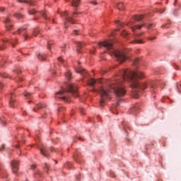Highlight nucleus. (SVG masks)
Instances as JSON below:
<instances>
[{
	"label": "nucleus",
	"instance_id": "obj_52",
	"mask_svg": "<svg viewBox=\"0 0 181 181\" xmlns=\"http://www.w3.org/2000/svg\"><path fill=\"white\" fill-rule=\"evenodd\" d=\"M81 112L82 114H84V109H81Z\"/></svg>",
	"mask_w": 181,
	"mask_h": 181
},
{
	"label": "nucleus",
	"instance_id": "obj_26",
	"mask_svg": "<svg viewBox=\"0 0 181 181\" xmlns=\"http://www.w3.org/2000/svg\"><path fill=\"white\" fill-rule=\"evenodd\" d=\"M38 33H40L39 30L37 28H35L33 33V36L36 37L37 36Z\"/></svg>",
	"mask_w": 181,
	"mask_h": 181
},
{
	"label": "nucleus",
	"instance_id": "obj_38",
	"mask_svg": "<svg viewBox=\"0 0 181 181\" xmlns=\"http://www.w3.org/2000/svg\"><path fill=\"white\" fill-rule=\"evenodd\" d=\"M161 28H162L163 29H165V28H169V27H168V24H165V25H163L161 26Z\"/></svg>",
	"mask_w": 181,
	"mask_h": 181
},
{
	"label": "nucleus",
	"instance_id": "obj_3",
	"mask_svg": "<svg viewBox=\"0 0 181 181\" xmlns=\"http://www.w3.org/2000/svg\"><path fill=\"white\" fill-rule=\"evenodd\" d=\"M99 46H103L104 47H106L107 50H111L113 56L115 57L117 62H119V63H123V62H125V60H127V57L125 56L124 53H123L121 51L114 50V47H112V43L109 42L108 41H104V42H100Z\"/></svg>",
	"mask_w": 181,
	"mask_h": 181
},
{
	"label": "nucleus",
	"instance_id": "obj_14",
	"mask_svg": "<svg viewBox=\"0 0 181 181\" xmlns=\"http://www.w3.org/2000/svg\"><path fill=\"white\" fill-rule=\"evenodd\" d=\"M74 159L76 160V162H77L78 163H80L81 160V156H80V154H78V153H75L74 154Z\"/></svg>",
	"mask_w": 181,
	"mask_h": 181
},
{
	"label": "nucleus",
	"instance_id": "obj_50",
	"mask_svg": "<svg viewBox=\"0 0 181 181\" xmlns=\"http://www.w3.org/2000/svg\"><path fill=\"white\" fill-rule=\"evenodd\" d=\"M37 175H38V176H42V173H40V172H38V173H37Z\"/></svg>",
	"mask_w": 181,
	"mask_h": 181
},
{
	"label": "nucleus",
	"instance_id": "obj_53",
	"mask_svg": "<svg viewBox=\"0 0 181 181\" xmlns=\"http://www.w3.org/2000/svg\"><path fill=\"white\" fill-rule=\"evenodd\" d=\"M141 35H142V34H137L136 35L137 37H139V36H141Z\"/></svg>",
	"mask_w": 181,
	"mask_h": 181
},
{
	"label": "nucleus",
	"instance_id": "obj_19",
	"mask_svg": "<svg viewBox=\"0 0 181 181\" xmlns=\"http://www.w3.org/2000/svg\"><path fill=\"white\" fill-rule=\"evenodd\" d=\"M81 0H73L71 4H72V6H74V8H77V6H78L80 5V1Z\"/></svg>",
	"mask_w": 181,
	"mask_h": 181
},
{
	"label": "nucleus",
	"instance_id": "obj_55",
	"mask_svg": "<svg viewBox=\"0 0 181 181\" xmlns=\"http://www.w3.org/2000/svg\"><path fill=\"white\" fill-rule=\"evenodd\" d=\"M30 103H32V101L29 100V101H28V103L30 104Z\"/></svg>",
	"mask_w": 181,
	"mask_h": 181
},
{
	"label": "nucleus",
	"instance_id": "obj_47",
	"mask_svg": "<svg viewBox=\"0 0 181 181\" xmlns=\"http://www.w3.org/2000/svg\"><path fill=\"white\" fill-rule=\"evenodd\" d=\"M139 96V95L136 93L134 97V98H138Z\"/></svg>",
	"mask_w": 181,
	"mask_h": 181
},
{
	"label": "nucleus",
	"instance_id": "obj_48",
	"mask_svg": "<svg viewBox=\"0 0 181 181\" xmlns=\"http://www.w3.org/2000/svg\"><path fill=\"white\" fill-rule=\"evenodd\" d=\"M31 168H32L33 169H35V168H36V165H31Z\"/></svg>",
	"mask_w": 181,
	"mask_h": 181
},
{
	"label": "nucleus",
	"instance_id": "obj_51",
	"mask_svg": "<svg viewBox=\"0 0 181 181\" xmlns=\"http://www.w3.org/2000/svg\"><path fill=\"white\" fill-rule=\"evenodd\" d=\"M4 87V85L2 83H0V88H2Z\"/></svg>",
	"mask_w": 181,
	"mask_h": 181
},
{
	"label": "nucleus",
	"instance_id": "obj_45",
	"mask_svg": "<svg viewBox=\"0 0 181 181\" xmlns=\"http://www.w3.org/2000/svg\"><path fill=\"white\" fill-rule=\"evenodd\" d=\"M78 31H77V30L74 31V35H78Z\"/></svg>",
	"mask_w": 181,
	"mask_h": 181
},
{
	"label": "nucleus",
	"instance_id": "obj_46",
	"mask_svg": "<svg viewBox=\"0 0 181 181\" xmlns=\"http://www.w3.org/2000/svg\"><path fill=\"white\" fill-rule=\"evenodd\" d=\"M51 45H52V42H48V45H47L48 49H50Z\"/></svg>",
	"mask_w": 181,
	"mask_h": 181
},
{
	"label": "nucleus",
	"instance_id": "obj_29",
	"mask_svg": "<svg viewBox=\"0 0 181 181\" xmlns=\"http://www.w3.org/2000/svg\"><path fill=\"white\" fill-rule=\"evenodd\" d=\"M24 95L26 97V98H30L32 97V93H28V92H25L24 93Z\"/></svg>",
	"mask_w": 181,
	"mask_h": 181
},
{
	"label": "nucleus",
	"instance_id": "obj_34",
	"mask_svg": "<svg viewBox=\"0 0 181 181\" xmlns=\"http://www.w3.org/2000/svg\"><path fill=\"white\" fill-rule=\"evenodd\" d=\"M138 63H139V59H136L134 61V65H136V64H138Z\"/></svg>",
	"mask_w": 181,
	"mask_h": 181
},
{
	"label": "nucleus",
	"instance_id": "obj_59",
	"mask_svg": "<svg viewBox=\"0 0 181 181\" xmlns=\"http://www.w3.org/2000/svg\"><path fill=\"white\" fill-rule=\"evenodd\" d=\"M79 139H81V138H79Z\"/></svg>",
	"mask_w": 181,
	"mask_h": 181
},
{
	"label": "nucleus",
	"instance_id": "obj_15",
	"mask_svg": "<svg viewBox=\"0 0 181 181\" xmlns=\"http://www.w3.org/2000/svg\"><path fill=\"white\" fill-rule=\"evenodd\" d=\"M0 177H6V174L4 171V165L0 163Z\"/></svg>",
	"mask_w": 181,
	"mask_h": 181
},
{
	"label": "nucleus",
	"instance_id": "obj_10",
	"mask_svg": "<svg viewBox=\"0 0 181 181\" xmlns=\"http://www.w3.org/2000/svg\"><path fill=\"white\" fill-rule=\"evenodd\" d=\"M76 45L77 47V52L78 53H81V49H83V46H86V44L84 42H76Z\"/></svg>",
	"mask_w": 181,
	"mask_h": 181
},
{
	"label": "nucleus",
	"instance_id": "obj_9",
	"mask_svg": "<svg viewBox=\"0 0 181 181\" xmlns=\"http://www.w3.org/2000/svg\"><path fill=\"white\" fill-rule=\"evenodd\" d=\"M26 28L25 27H22L21 28H19L18 30H17V33L18 35H22V33H23V36L25 37V40H28V39H29V35H28V34H25L26 33Z\"/></svg>",
	"mask_w": 181,
	"mask_h": 181
},
{
	"label": "nucleus",
	"instance_id": "obj_16",
	"mask_svg": "<svg viewBox=\"0 0 181 181\" xmlns=\"http://www.w3.org/2000/svg\"><path fill=\"white\" fill-rule=\"evenodd\" d=\"M144 18H145V16H144V15H136L134 16V21H136V22H139L140 21H142L144 19Z\"/></svg>",
	"mask_w": 181,
	"mask_h": 181
},
{
	"label": "nucleus",
	"instance_id": "obj_57",
	"mask_svg": "<svg viewBox=\"0 0 181 181\" xmlns=\"http://www.w3.org/2000/svg\"><path fill=\"white\" fill-rule=\"evenodd\" d=\"M117 105H119V103H117Z\"/></svg>",
	"mask_w": 181,
	"mask_h": 181
},
{
	"label": "nucleus",
	"instance_id": "obj_23",
	"mask_svg": "<svg viewBox=\"0 0 181 181\" xmlns=\"http://www.w3.org/2000/svg\"><path fill=\"white\" fill-rule=\"evenodd\" d=\"M117 9H119V11H124V4L122 3L117 4Z\"/></svg>",
	"mask_w": 181,
	"mask_h": 181
},
{
	"label": "nucleus",
	"instance_id": "obj_24",
	"mask_svg": "<svg viewBox=\"0 0 181 181\" xmlns=\"http://www.w3.org/2000/svg\"><path fill=\"white\" fill-rule=\"evenodd\" d=\"M6 42L12 45L13 47H15V43H16V40H7Z\"/></svg>",
	"mask_w": 181,
	"mask_h": 181
},
{
	"label": "nucleus",
	"instance_id": "obj_17",
	"mask_svg": "<svg viewBox=\"0 0 181 181\" xmlns=\"http://www.w3.org/2000/svg\"><path fill=\"white\" fill-rule=\"evenodd\" d=\"M76 73H78L79 74L83 76V74H87V71H86V69L83 68H78V69H76Z\"/></svg>",
	"mask_w": 181,
	"mask_h": 181
},
{
	"label": "nucleus",
	"instance_id": "obj_8",
	"mask_svg": "<svg viewBox=\"0 0 181 181\" xmlns=\"http://www.w3.org/2000/svg\"><path fill=\"white\" fill-rule=\"evenodd\" d=\"M101 83H103V81L101 79L95 80L94 78H90L88 80V85L91 86L92 87H95L97 84H100Z\"/></svg>",
	"mask_w": 181,
	"mask_h": 181
},
{
	"label": "nucleus",
	"instance_id": "obj_5",
	"mask_svg": "<svg viewBox=\"0 0 181 181\" xmlns=\"http://www.w3.org/2000/svg\"><path fill=\"white\" fill-rule=\"evenodd\" d=\"M62 16L65 18L64 26L66 28H69V25H67L68 23H71L72 25L74 23V21H73V18L69 17L67 12H64L62 14Z\"/></svg>",
	"mask_w": 181,
	"mask_h": 181
},
{
	"label": "nucleus",
	"instance_id": "obj_54",
	"mask_svg": "<svg viewBox=\"0 0 181 181\" xmlns=\"http://www.w3.org/2000/svg\"><path fill=\"white\" fill-rule=\"evenodd\" d=\"M51 151H54V148H51Z\"/></svg>",
	"mask_w": 181,
	"mask_h": 181
},
{
	"label": "nucleus",
	"instance_id": "obj_58",
	"mask_svg": "<svg viewBox=\"0 0 181 181\" xmlns=\"http://www.w3.org/2000/svg\"><path fill=\"white\" fill-rule=\"evenodd\" d=\"M18 74L21 73V72H17Z\"/></svg>",
	"mask_w": 181,
	"mask_h": 181
},
{
	"label": "nucleus",
	"instance_id": "obj_18",
	"mask_svg": "<svg viewBox=\"0 0 181 181\" xmlns=\"http://www.w3.org/2000/svg\"><path fill=\"white\" fill-rule=\"evenodd\" d=\"M144 26H145V24L136 25H134V27H132V29L133 31L136 30V29H139V30H141V29H142V28H144Z\"/></svg>",
	"mask_w": 181,
	"mask_h": 181
},
{
	"label": "nucleus",
	"instance_id": "obj_28",
	"mask_svg": "<svg viewBox=\"0 0 181 181\" xmlns=\"http://www.w3.org/2000/svg\"><path fill=\"white\" fill-rule=\"evenodd\" d=\"M41 15L45 18V19H46V21H47V19H49V17L47 16V15H46V12L41 11Z\"/></svg>",
	"mask_w": 181,
	"mask_h": 181
},
{
	"label": "nucleus",
	"instance_id": "obj_36",
	"mask_svg": "<svg viewBox=\"0 0 181 181\" xmlns=\"http://www.w3.org/2000/svg\"><path fill=\"white\" fill-rule=\"evenodd\" d=\"M148 39V40H155V39H156V37H150Z\"/></svg>",
	"mask_w": 181,
	"mask_h": 181
},
{
	"label": "nucleus",
	"instance_id": "obj_33",
	"mask_svg": "<svg viewBox=\"0 0 181 181\" xmlns=\"http://www.w3.org/2000/svg\"><path fill=\"white\" fill-rule=\"evenodd\" d=\"M157 11L158 13H163V12H165V9L158 8Z\"/></svg>",
	"mask_w": 181,
	"mask_h": 181
},
{
	"label": "nucleus",
	"instance_id": "obj_39",
	"mask_svg": "<svg viewBox=\"0 0 181 181\" xmlns=\"http://www.w3.org/2000/svg\"><path fill=\"white\" fill-rule=\"evenodd\" d=\"M66 165H67L68 168H71V166H72L71 163H69V162L67 163Z\"/></svg>",
	"mask_w": 181,
	"mask_h": 181
},
{
	"label": "nucleus",
	"instance_id": "obj_25",
	"mask_svg": "<svg viewBox=\"0 0 181 181\" xmlns=\"http://www.w3.org/2000/svg\"><path fill=\"white\" fill-rule=\"evenodd\" d=\"M65 77L67 78V80H70V78H71V73L69 71H66L65 74Z\"/></svg>",
	"mask_w": 181,
	"mask_h": 181
},
{
	"label": "nucleus",
	"instance_id": "obj_43",
	"mask_svg": "<svg viewBox=\"0 0 181 181\" xmlns=\"http://www.w3.org/2000/svg\"><path fill=\"white\" fill-rule=\"evenodd\" d=\"M4 148H5V145H2V147L0 148V152H2V151H4Z\"/></svg>",
	"mask_w": 181,
	"mask_h": 181
},
{
	"label": "nucleus",
	"instance_id": "obj_13",
	"mask_svg": "<svg viewBox=\"0 0 181 181\" xmlns=\"http://www.w3.org/2000/svg\"><path fill=\"white\" fill-rule=\"evenodd\" d=\"M46 107V105L45 103H37L36 104V107L33 109V111L35 112H37V110H39L40 108H45Z\"/></svg>",
	"mask_w": 181,
	"mask_h": 181
},
{
	"label": "nucleus",
	"instance_id": "obj_31",
	"mask_svg": "<svg viewBox=\"0 0 181 181\" xmlns=\"http://www.w3.org/2000/svg\"><path fill=\"white\" fill-rule=\"evenodd\" d=\"M28 13L29 15H35V13H36V10H29Z\"/></svg>",
	"mask_w": 181,
	"mask_h": 181
},
{
	"label": "nucleus",
	"instance_id": "obj_12",
	"mask_svg": "<svg viewBox=\"0 0 181 181\" xmlns=\"http://www.w3.org/2000/svg\"><path fill=\"white\" fill-rule=\"evenodd\" d=\"M40 152L43 156L47 158V155H49V148H47V147H42L40 148Z\"/></svg>",
	"mask_w": 181,
	"mask_h": 181
},
{
	"label": "nucleus",
	"instance_id": "obj_2",
	"mask_svg": "<svg viewBox=\"0 0 181 181\" xmlns=\"http://www.w3.org/2000/svg\"><path fill=\"white\" fill-rule=\"evenodd\" d=\"M78 87L77 84L71 83L69 84L66 86V88H63L62 90H59L56 94L57 95H62L63 97L59 98L60 100L64 101H69V95H73L75 98L78 97Z\"/></svg>",
	"mask_w": 181,
	"mask_h": 181
},
{
	"label": "nucleus",
	"instance_id": "obj_7",
	"mask_svg": "<svg viewBox=\"0 0 181 181\" xmlns=\"http://www.w3.org/2000/svg\"><path fill=\"white\" fill-rule=\"evenodd\" d=\"M6 98L9 100V106L13 107V104H15V94L13 93H10L6 95Z\"/></svg>",
	"mask_w": 181,
	"mask_h": 181
},
{
	"label": "nucleus",
	"instance_id": "obj_56",
	"mask_svg": "<svg viewBox=\"0 0 181 181\" xmlns=\"http://www.w3.org/2000/svg\"><path fill=\"white\" fill-rule=\"evenodd\" d=\"M52 23H54V20H52Z\"/></svg>",
	"mask_w": 181,
	"mask_h": 181
},
{
	"label": "nucleus",
	"instance_id": "obj_20",
	"mask_svg": "<svg viewBox=\"0 0 181 181\" xmlns=\"http://www.w3.org/2000/svg\"><path fill=\"white\" fill-rule=\"evenodd\" d=\"M50 169V167L49 166V164L45 163V165L43 166V170L44 172H46L47 175H49V170Z\"/></svg>",
	"mask_w": 181,
	"mask_h": 181
},
{
	"label": "nucleus",
	"instance_id": "obj_21",
	"mask_svg": "<svg viewBox=\"0 0 181 181\" xmlns=\"http://www.w3.org/2000/svg\"><path fill=\"white\" fill-rule=\"evenodd\" d=\"M18 2L24 3V4H29L31 6H33V2L29 0H17Z\"/></svg>",
	"mask_w": 181,
	"mask_h": 181
},
{
	"label": "nucleus",
	"instance_id": "obj_40",
	"mask_svg": "<svg viewBox=\"0 0 181 181\" xmlns=\"http://www.w3.org/2000/svg\"><path fill=\"white\" fill-rule=\"evenodd\" d=\"M123 36H128V33L127 32V31H124V33H123Z\"/></svg>",
	"mask_w": 181,
	"mask_h": 181
},
{
	"label": "nucleus",
	"instance_id": "obj_44",
	"mask_svg": "<svg viewBox=\"0 0 181 181\" xmlns=\"http://www.w3.org/2000/svg\"><path fill=\"white\" fill-rule=\"evenodd\" d=\"M90 4H92L93 5H98V3H97L96 1H91Z\"/></svg>",
	"mask_w": 181,
	"mask_h": 181
},
{
	"label": "nucleus",
	"instance_id": "obj_30",
	"mask_svg": "<svg viewBox=\"0 0 181 181\" xmlns=\"http://www.w3.org/2000/svg\"><path fill=\"white\" fill-rule=\"evenodd\" d=\"M132 43H138V44H142L144 42L141 40H135L132 42Z\"/></svg>",
	"mask_w": 181,
	"mask_h": 181
},
{
	"label": "nucleus",
	"instance_id": "obj_37",
	"mask_svg": "<svg viewBox=\"0 0 181 181\" xmlns=\"http://www.w3.org/2000/svg\"><path fill=\"white\" fill-rule=\"evenodd\" d=\"M4 49H5V44H4L0 47V50H4Z\"/></svg>",
	"mask_w": 181,
	"mask_h": 181
},
{
	"label": "nucleus",
	"instance_id": "obj_4",
	"mask_svg": "<svg viewBox=\"0 0 181 181\" xmlns=\"http://www.w3.org/2000/svg\"><path fill=\"white\" fill-rule=\"evenodd\" d=\"M11 166L12 172L14 173H18V170H19V160H13L11 162Z\"/></svg>",
	"mask_w": 181,
	"mask_h": 181
},
{
	"label": "nucleus",
	"instance_id": "obj_42",
	"mask_svg": "<svg viewBox=\"0 0 181 181\" xmlns=\"http://www.w3.org/2000/svg\"><path fill=\"white\" fill-rule=\"evenodd\" d=\"M4 11H5V8L4 7H0V12H4Z\"/></svg>",
	"mask_w": 181,
	"mask_h": 181
},
{
	"label": "nucleus",
	"instance_id": "obj_32",
	"mask_svg": "<svg viewBox=\"0 0 181 181\" xmlns=\"http://www.w3.org/2000/svg\"><path fill=\"white\" fill-rule=\"evenodd\" d=\"M79 13H74L72 18H78Z\"/></svg>",
	"mask_w": 181,
	"mask_h": 181
},
{
	"label": "nucleus",
	"instance_id": "obj_49",
	"mask_svg": "<svg viewBox=\"0 0 181 181\" xmlns=\"http://www.w3.org/2000/svg\"><path fill=\"white\" fill-rule=\"evenodd\" d=\"M58 60H59V62H63V60L60 57L58 58Z\"/></svg>",
	"mask_w": 181,
	"mask_h": 181
},
{
	"label": "nucleus",
	"instance_id": "obj_35",
	"mask_svg": "<svg viewBox=\"0 0 181 181\" xmlns=\"http://www.w3.org/2000/svg\"><path fill=\"white\" fill-rule=\"evenodd\" d=\"M152 27H155V24H149L148 26V29H151Z\"/></svg>",
	"mask_w": 181,
	"mask_h": 181
},
{
	"label": "nucleus",
	"instance_id": "obj_22",
	"mask_svg": "<svg viewBox=\"0 0 181 181\" xmlns=\"http://www.w3.org/2000/svg\"><path fill=\"white\" fill-rule=\"evenodd\" d=\"M37 57L41 62H45V60H46V55H45V54H40Z\"/></svg>",
	"mask_w": 181,
	"mask_h": 181
},
{
	"label": "nucleus",
	"instance_id": "obj_6",
	"mask_svg": "<svg viewBox=\"0 0 181 181\" xmlns=\"http://www.w3.org/2000/svg\"><path fill=\"white\" fill-rule=\"evenodd\" d=\"M4 23L6 25V28L7 30H11L12 28H13V23L9 18H7L4 21Z\"/></svg>",
	"mask_w": 181,
	"mask_h": 181
},
{
	"label": "nucleus",
	"instance_id": "obj_1",
	"mask_svg": "<svg viewBox=\"0 0 181 181\" xmlns=\"http://www.w3.org/2000/svg\"><path fill=\"white\" fill-rule=\"evenodd\" d=\"M118 76H121L122 80L117 79L116 81H112L106 88H100V93L101 99L100 104L102 107H104L106 100L110 98L111 93H114L117 98L125 95L127 90H125V88H124V81H129L131 83L132 88H135L136 90H138V88L145 90L146 87H150V91H153V93H155V90L156 89L155 82L148 81L144 83H141V82L138 81V78L141 79L145 77V75L142 71L122 70L119 72Z\"/></svg>",
	"mask_w": 181,
	"mask_h": 181
},
{
	"label": "nucleus",
	"instance_id": "obj_27",
	"mask_svg": "<svg viewBox=\"0 0 181 181\" xmlns=\"http://www.w3.org/2000/svg\"><path fill=\"white\" fill-rule=\"evenodd\" d=\"M14 16L17 18V19H22V18H23V16L21 13H16L14 15Z\"/></svg>",
	"mask_w": 181,
	"mask_h": 181
},
{
	"label": "nucleus",
	"instance_id": "obj_41",
	"mask_svg": "<svg viewBox=\"0 0 181 181\" xmlns=\"http://www.w3.org/2000/svg\"><path fill=\"white\" fill-rule=\"evenodd\" d=\"M112 112L116 115H118V112L114 111V108L111 110Z\"/></svg>",
	"mask_w": 181,
	"mask_h": 181
},
{
	"label": "nucleus",
	"instance_id": "obj_11",
	"mask_svg": "<svg viewBox=\"0 0 181 181\" xmlns=\"http://www.w3.org/2000/svg\"><path fill=\"white\" fill-rule=\"evenodd\" d=\"M138 110H139V105H136L134 107L130 108L129 114H138Z\"/></svg>",
	"mask_w": 181,
	"mask_h": 181
}]
</instances>
